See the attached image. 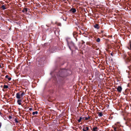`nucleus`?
I'll return each instance as SVG.
<instances>
[{
	"label": "nucleus",
	"mask_w": 131,
	"mask_h": 131,
	"mask_svg": "<svg viewBox=\"0 0 131 131\" xmlns=\"http://www.w3.org/2000/svg\"><path fill=\"white\" fill-rule=\"evenodd\" d=\"M122 87L120 86H119L117 88V91L119 93H121L122 92Z\"/></svg>",
	"instance_id": "f257e3e1"
},
{
	"label": "nucleus",
	"mask_w": 131,
	"mask_h": 131,
	"mask_svg": "<svg viewBox=\"0 0 131 131\" xmlns=\"http://www.w3.org/2000/svg\"><path fill=\"white\" fill-rule=\"evenodd\" d=\"M89 129V127H88L84 126L82 129L83 131H88Z\"/></svg>",
	"instance_id": "f03ea898"
},
{
	"label": "nucleus",
	"mask_w": 131,
	"mask_h": 131,
	"mask_svg": "<svg viewBox=\"0 0 131 131\" xmlns=\"http://www.w3.org/2000/svg\"><path fill=\"white\" fill-rule=\"evenodd\" d=\"M20 94L19 93H17L16 94V97L18 99H19L21 98Z\"/></svg>",
	"instance_id": "7ed1b4c3"
},
{
	"label": "nucleus",
	"mask_w": 131,
	"mask_h": 131,
	"mask_svg": "<svg viewBox=\"0 0 131 131\" xmlns=\"http://www.w3.org/2000/svg\"><path fill=\"white\" fill-rule=\"evenodd\" d=\"M70 10L73 13H74L76 12V10L75 8H72Z\"/></svg>",
	"instance_id": "20e7f679"
},
{
	"label": "nucleus",
	"mask_w": 131,
	"mask_h": 131,
	"mask_svg": "<svg viewBox=\"0 0 131 131\" xmlns=\"http://www.w3.org/2000/svg\"><path fill=\"white\" fill-rule=\"evenodd\" d=\"M21 100H18L17 101V103H18V104L20 105L21 104Z\"/></svg>",
	"instance_id": "39448f33"
},
{
	"label": "nucleus",
	"mask_w": 131,
	"mask_h": 131,
	"mask_svg": "<svg viewBox=\"0 0 131 131\" xmlns=\"http://www.w3.org/2000/svg\"><path fill=\"white\" fill-rule=\"evenodd\" d=\"M97 114H98V116L100 117H101L103 115V113L101 112H98V113Z\"/></svg>",
	"instance_id": "423d86ee"
},
{
	"label": "nucleus",
	"mask_w": 131,
	"mask_h": 131,
	"mask_svg": "<svg viewBox=\"0 0 131 131\" xmlns=\"http://www.w3.org/2000/svg\"><path fill=\"white\" fill-rule=\"evenodd\" d=\"M97 128H98L97 127H93V131H97Z\"/></svg>",
	"instance_id": "0eeeda50"
},
{
	"label": "nucleus",
	"mask_w": 131,
	"mask_h": 131,
	"mask_svg": "<svg viewBox=\"0 0 131 131\" xmlns=\"http://www.w3.org/2000/svg\"><path fill=\"white\" fill-rule=\"evenodd\" d=\"M94 27L95 28H97V29H99V25L97 24H96L94 26Z\"/></svg>",
	"instance_id": "6e6552de"
},
{
	"label": "nucleus",
	"mask_w": 131,
	"mask_h": 131,
	"mask_svg": "<svg viewBox=\"0 0 131 131\" xmlns=\"http://www.w3.org/2000/svg\"><path fill=\"white\" fill-rule=\"evenodd\" d=\"M27 8H25L24 9V10L22 11L24 13H26L27 12Z\"/></svg>",
	"instance_id": "1a4fd4ad"
},
{
	"label": "nucleus",
	"mask_w": 131,
	"mask_h": 131,
	"mask_svg": "<svg viewBox=\"0 0 131 131\" xmlns=\"http://www.w3.org/2000/svg\"><path fill=\"white\" fill-rule=\"evenodd\" d=\"M1 8L3 10H4L6 9V8L5 7V6L3 5H2L1 7Z\"/></svg>",
	"instance_id": "9d476101"
},
{
	"label": "nucleus",
	"mask_w": 131,
	"mask_h": 131,
	"mask_svg": "<svg viewBox=\"0 0 131 131\" xmlns=\"http://www.w3.org/2000/svg\"><path fill=\"white\" fill-rule=\"evenodd\" d=\"M38 112L37 111H36L35 112H34L32 113V114L33 115H35V114H38Z\"/></svg>",
	"instance_id": "9b49d317"
},
{
	"label": "nucleus",
	"mask_w": 131,
	"mask_h": 131,
	"mask_svg": "<svg viewBox=\"0 0 131 131\" xmlns=\"http://www.w3.org/2000/svg\"><path fill=\"white\" fill-rule=\"evenodd\" d=\"M8 86L7 85H4V88L5 89L8 88Z\"/></svg>",
	"instance_id": "f8f14e48"
},
{
	"label": "nucleus",
	"mask_w": 131,
	"mask_h": 131,
	"mask_svg": "<svg viewBox=\"0 0 131 131\" xmlns=\"http://www.w3.org/2000/svg\"><path fill=\"white\" fill-rule=\"evenodd\" d=\"M100 39L99 38H97V39L96 40V41L97 42H100Z\"/></svg>",
	"instance_id": "ddd939ff"
},
{
	"label": "nucleus",
	"mask_w": 131,
	"mask_h": 131,
	"mask_svg": "<svg viewBox=\"0 0 131 131\" xmlns=\"http://www.w3.org/2000/svg\"><path fill=\"white\" fill-rule=\"evenodd\" d=\"M82 118L81 117H80V118L79 119H78V122L79 123H80L81 121L82 120Z\"/></svg>",
	"instance_id": "4468645a"
},
{
	"label": "nucleus",
	"mask_w": 131,
	"mask_h": 131,
	"mask_svg": "<svg viewBox=\"0 0 131 131\" xmlns=\"http://www.w3.org/2000/svg\"><path fill=\"white\" fill-rule=\"evenodd\" d=\"M90 118V117L88 116V117H86L85 118V120H88Z\"/></svg>",
	"instance_id": "2eb2a0df"
},
{
	"label": "nucleus",
	"mask_w": 131,
	"mask_h": 131,
	"mask_svg": "<svg viewBox=\"0 0 131 131\" xmlns=\"http://www.w3.org/2000/svg\"><path fill=\"white\" fill-rule=\"evenodd\" d=\"M20 95L21 97H22L24 95V93H22L21 94H20Z\"/></svg>",
	"instance_id": "dca6fc26"
},
{
	"label": "nucleus",
	"mask_w": 131,
	"mask_h": 131,
	"mask_svg": "<svg viewBox=\"0 0 131 131\" xmlns=\"http://www.w3.org/2000/svg\"><path fill=\"white\" fill-rule=\"evenodd\" d=\"M15 121L16 123H18V121L17 120V119L16 118H15Z\"/></svg>",
	"instance_id": "f3484780"
},
{
	"label": "nucleus",
	"mask_w": 131,
	"mask_h": 131,
	"mask_svg": "<svg viewBox=\"0 0 131 131\" xmlns=\"http://www.w3.org/2000/svg\"><path fill=\"white\" fill-rule=\"evenodd\" d=\"M113 128H114V131H117V130H116L117 128L116 127H113Z\"/></svg>",
	"instance_id": "a211bd4d"
},
{
	"label": "nucleus",
	"mask_w": 131,
	"mask_h": 131,
	"mask_svg": "<svg viewBox=\"0 0 131 131\" xmlns=\"http://www.w3.org/2000/svg\"><path fill=\"white\" fill-rule=\"evenodd\" d=\"M119 123V122H117V123H116L115 124V125H118V123Z\"/></svg>",
	"instance_id": "6ab92c4d"
},
{
	"label": "nucleus",
	"mask_w": 131,
	"mask_h": 131,
	"mask_svg": "<svg viewBox=\"0 0 131 131\" xmlns=\"http://www.w3.org/2000/svg\"><path fill=\"white\" fill-rule=\"evenodd\" d=\"M11 78L10 77L9 78H8V79L9 81H10L11 80Z\"/></svg>",
	"instance_id": "aec40b11"
},
{
	"label": "nucleus",
	"mask_w": 131,
	"mask_h": 131,
	"mask_svg": "<svg viewBox=\"0 0 131 131\" xmlns=\"http://www.w3.org/2000/svg\"><path fill=\"white\" fill-rule=\"evenodd\" d=\"M32 110V108H29V110L30 111H31Z\"/></svg>",
	"instance_id": "412c9836"
},
{
	"label": "nucleus",
	"mask_w": 131,
	"mask_h": 131,
	"mask_svg": "<svg viewBox=\"0 0 131 131\" xmlns=\"http://www.w3.org/2000/svg\"><path fill=\"white\" fill-rule=\"evenodd\" d=\"M8 77V75H7L5 76L6 78H7Z\"/></svg>",
	"instance_id": "4be33fe9"
},
{
	"label": "nucleus",
	"mask_w": 131,
	"mask_h": 131,
	"mask_svg": "<svg viewBox=\"0 0 131 131\" xmlns=\"http://www.w3.org/2000/svg\"><path fill=\"white\" fill-rule=\"evenodd\" d=\"M1 125H2L1 123H0V128H1Z\"/></svg>",
	"instance_id": "5701e85b"
},
{
	"label": "nucleus",
	"mask_w": 131,
	"mask_h": 131,
	"mask_svg": "<svg viewBox=\"0 0 131 131\" xmlns=\"http://www.w3.org/2000/svg\"><path fill=\"white\" fill-rule=\"evenodd\" d=\"M130 49H131V44H130Z\"/></svg>",
	"instance_id": "b1692460"
},
{
	"label": "nucleus",
	"mask_w": 131,
	"mask_h": 131,
	"mask_svg": "<svg viewBox=\"0 0 131 131\" xmlns=\"http://www.w3.org/2000/svg\"><path fill=\"white\" fill-rule=\"evenodd\" d=\"M69 49L71 50V49L70 47L69 46Z\"/></svg>",
	"instance_id": "393cba45"
},
{
	"label": "nucleus",
	"mask_w": 131,
	"mask_h": 131,
	"mask_svg": "<svg viewBox=\"0 0 131 131\" xmlns=\"http://www.w3.org/2000/svg\"><path fill=\"white\" fill-rule=\"evenodd\" d=\"M1 65L0 64V68H1Z\"/></svg>",
	"instance_id": "a878e982"
},
{
	"label": "nucleus",
	"mask_w": 131,
	"mask_h": 131,
	"mask_svg": "<svg viewBox=\"0 0 131 131\" xmlns=\"http://www.w3.org/2000/svg\"><path fill=\"white\" fill-rule=\"evenodd\" d=\"M63 1H66V0H63Z\"/></svg>",
	"instance_id": "bb28decb"
},
{
	"label": "nucleus",
	"mask_w": 131,
	"mask_h": 131,
	"mask_svg": "<svg viewBox=\"0 0 131 131\" xmlns=\"http://www.w3.org/2000/svg\"><path fill=\"white\" fill-rule=\"evenodd\" d=\"M111 54L112 56V54Z\"/></svg>",
	"instance_id": "cd10ccee"
}]
</instances>
